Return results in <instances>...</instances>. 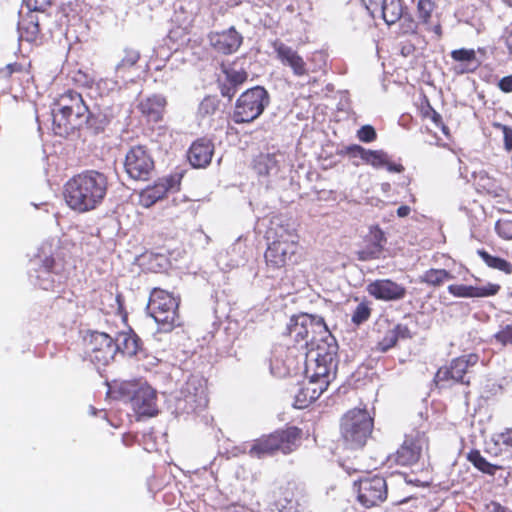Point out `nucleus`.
<instances>
[{
	"mask_svg": "<svg viewBox=\"0 0 512 512\" xmlns=\"http://www.w3.org/2000/svg\"><path fill=\"white\" fill-rule=\"evenodd\" d=\"M505 4L512 7V0H504Z\"/></svg>",
	"mask_w": 512,
	"mask_h": 512,
	"instance_id": "obj_61",
	"label": "nucleus"
},
{
	"mask_svg": "<svg viewBox=\"0 0 512 512\" xmlns=\"http://www.w3.org/2000/svg\"><path fill=\"white\" fill-rule=\"evenodd\" d=\"M116 353L121 352L128 356H133L139 349V338L131 332H120L114 339Z\"/></svg>",
	"mask_w": 512,
	"mask_h": 512,
	"instance_id": "obj_31",
	"label": "nucleus"
},
{
	"mask_svg": "<svg viewBox=\"0 0 512 512\" xmlns=\"http://www.w3.org/2000/svg\"><path fill=\"white\" fill-rule=\"evenodd\" d=\"M497 342L502 345H512V325L507 324L502 326L501 329L494 335Z\"/></svg>",
	"mask_w": 512,
	"mask_h": 512,
	"instance_id": "obj_43",
	"label": "nucleus"
},
{
	"mask_svg": "<svg viewBox=\"0 0 512 512\" xmlns=\"http://www.w3.org/2000/svg\"><path fill=\"white\" fill-rule=\"evenodd\" d=\"M208 37L211 46L222 54H232L242 44V36L234 27L222 32H211Z\"/></svg>",
	"mask_w": 512,
	"mask_h": 512,
	"instance_id": "obj_16",
	"label": "nucleus"
},
{
	"mask_svg": "<svg viewBox=\"0 0 512 512\" xmlns=\"http://www.w3.org/2000/svg\"><path fill=\"white\" fill-rule=\"evenodd\" d=\"M301 431L296 427H290L283 431L275 432L268 437L258 439L249 450L252 457L263 458L272 455L275 451L288 454L296 449Z\"/></svg>",
	"mask_w": 512,
	"mask_h": 512,
	"instance_id": "obj_6",
	"label": "nucleus"
},
{
	"mask_svg": "<svg viewBox=\"0 0 512 512\" xmlns=\"http://www.w3.org/2000/svg\"><path fill=\"white\" fill-rule=\"evenodd\" d=\"M448 291L455 297L472 298V285L452 284L448 286Z\"/></svg>",
	"mask_w": 512,
	"mask_h": 512,
	"instance_id": "obj_40",
	"label": "nucleus"
},
{
	"mask_svg": "<svg viewBox=\"0 0 512 512\" xmlns=\"http://www.w3.org/2000/svg\"><path fill=\"white\" fill-rule=\"evenodd\" d=\"M217 107V101L214 98L206 97L199 105V113L202 115L213 114Z\"/></svg>",
	"mask_w": 512,
	"mask_h": 512,
	"instance_id": "obj_45",
	"label": "nucleus"
},
{
	"mask_svg": "<svg viewBox=\"0 0 512 512\" xmlns=\"http://www.w3.org/2000/svg\"><path fill=\"white\" fill-rule=\"evenodd\" d=\"M503 133H504L505 148L507 150H511L512 149V129L505 126L503 129Z\"/></svg>",
	"mask_w": 512,
	"mask_h": 512,
	"instance_id": "obj_53",
	"label": "nucleus"
},
{
	"mask_svg": "<svg viewBox=\"0 0 512 512\" xmlns=\"http://www.w3.org/2000/svg\"><path fill=\"white\" fill-rule=\"evenodd\" d=\"M467 459L482 473L490 476L495 475L496 471L501 469V466L488 462L478 450H472L468 453Z\"/></svg>",
	"mask_w": 512,
	"mask_h": 512,
	"instance_id": "obj_33",
	"label": "nucleus"
},
{
	"mask_svg": "<svg viewBox=\"0 0 512 512\" xmlns=\"http://www.w3.org/2000/svg\"><path fill=\"white\" fill-rule=\"evenodd\" d=\"M451 57L455 61L467 63V65H469V64L475 62L476 53L473 49L462 48V49H458V50H453L451 52Z\"/></svg>",
	"mask_w": 512,
	"mask_h": 512,
	"instance_id": "obj_38",
	"label": "nucleus"
},
{
	"mask_svg": "<svg viewBox=\"0 0 512 512\" xmlns=\"http://www.w3.org/2000/svg\"><path fill=\"white\" fill-rule=\"evenodd\" d=\"M90 408H91L92 414H95V409L93 407H90Z\"/></svg>",
	"mask_w": 512,
	"mask_h": 512,
	"instance_id": "obj_62",
	"label": "nucleus"
},
{
	"mask_svg": "<svg viewBox=\"0 0 512 512\" xmlns=\"http://www.w3.org/2000/svg\"><path fill=\"white\" fill-rule=\"evenodd\" d=\"M118 107L106 103L98 104L93 110L88 108L87 122L85 124L96 130H102L116 116Z\"/></svg>",
	"mask_w": 512,
	"mask_h": 512,
	"instance_id": "obj_24",
	"label": "nucleus"
},
{
	"mask_svg": "<svg viewBox=\"0 0 512 512\" xmlns=\"http://www.w3.org/2000/svg\"><path fill=\"white\" fill-rule=\"evenodd\" d=\"M337 344L333 341L325 340L322 344H317L316 348L310 349L307 354L306 373L309 380L317 381L321 384L324 380L325 390L330 382L336 377L337 370Z\"/></svg>",
	"mask_w": 512,
	"mask_h": 512,
	"instance_id": "obj_2",
	"label": "nucleus"
},
{
	"mask_svg": "<svg viewBox=\"0 0 512 512\" xmlns=\"http://www.w3.org/2000/svg\"><path fill=\"white\" fill-rule=\"evenodd\" d=\"M71 107L64 106L52 110L53 131L56 135L66 136L75 129L80 128L85 121H81L71 114Z\"/></svg>",
	"mask_w": 512,
	"mask_h": 512,
	"instance_id": "obj_17",
	"label": "nucleus"
},
{
	"mask_svg": "<svg viewBox=\"0 0 512 512\" xmlns=\"http://www.w3.org/2000/svg\"><path fill=\"white\" fill-rule=\"evenodd\" d=\"M496 444L504 445L505 450L512 455V429L497 435Z\"/></svg>",
	"mask_w": 512,
	"mask_h": 512,
	"instance_id": "obj_48",
	"label": "nucleus"
},
{
	"mask_svg": "<svg viewBox=\"0 0 512 512\" xmlns=\"http://www.w3.org/2000/svg\"><path fill=\"white\" fill-rule=\"evenodd\" d=\"M423 444L424 440L419 436H407L395 453V461L402 466L417 463L422 453Z\"/></svg>",
	"mask_w": 512,
	"mask_h": 512,
	"instance_id": "obj_18",
	"label": "nucleus"
},
{
	"mask_svg": "<svg viewBox=\"0 0 512 512\" xmlns=\"http://www.w3.org/2000/svg\"><path fill=\"white\" fill-rule=\"evenodd\" d=\"M284 160L282 153L260 154L254 160V168L260 175L274 176L280 172Z\"/></svg>",
	"mask_w": 512,
	"mask_h": 512,
	"instance_id": "obj_25",
	"label": "nucleus"
},
{
	"mask_svg": "<svg viewBox=\"0 0 512 512\" xmlns=\"http://www.w3.org/2000/svg\"><path fill=\"white\" fill-rule=\"evenodd\" d=\"M435 32L440 35L441 34V27L440 26H436L435 27Z\"/></svg>",
	"mask_w": 512,
	"mask_h": 512,
	"instance_id": "obj_60",
	"label": "nucleus"
},
{
	"mask_svg": "<svg viewBox=\"0 0 512 512\" xmlns=\"http://www.w3.org/2000/svg\"><path fill=\"white\" fill-rule=\"evenodd\" d=\"M267 239L272 241H289L298 242V235L294 223L285 216H274L270 221L267 231Z\"/></svg>",
	"mask_w": 512,
	"mask_h": 512,
	"instance_id": "obj_20",
	"label": "nucleus"
},
{
	"mask_svg": "<svg viewBox=\"0 0 512 512\" xmlns=\"http://www.w3.org/2000/svg\"><path fill=\"white\" fill-rule=\"evenodd\" d=\"M389 172L401 173L404 170V167L401 164H395L388 161L386 157V163L384 165Z\"/></svg>",
	"mask_w": 512,
	"mask_h": 512,
	"instance_id": "obj_54",
	"label": "nucleus"
},
{
	"mask_svg": "<svg viewBox=\"0 0 512 512\" xmlns=\"http://www.w3.org/2000/svg\"><path fill=\"white\" fill-rule=\"evenodd\" d=\"M477 254L488 267L503 271L506 274L512 273V264L510 262L500 257L492 256L483 249L477 250Z\"/></svg>",
	"mask_w": 512,
	"mask_h": 512,
	"instance_id": "obj_34",
	"label": "nucleus"
},
{
	"mask_svg": "<svg viewBox=\"0 0 512 512\" xmlns=\"http://www.w3.org/2000/svg\"><path fill=\"white\" fill-rule=\"evenodd\" d=\"M453 278L454 276L445 269H429L421 276V282L432 286H440L446 280Z\"/></svg>",
	"mask_w": 512,
	"mask_h": 512,
	"instance_id": "obj_35",
	"label": "nucleus"
},
{
	"mask_svg": "<svg viewBox=\"0 0 512 512\" xmlns=\"http://www.w3.org/2000/svg\"><path fill=\"white\" fill-rule=\"evenodd\" d=\"M370 316V308L361 303L359 304L355 311L353 312V315H352V321L355 323V324H361L363 323L364 321H366Z\"/></svg>",
	"mask_w": 512,
	"mask_h": 512,
	"instance_id": "obj_44",
	"label": "nucleus"
},
{
	"mask_svg": "<svg viewBox=\"0 0 512 512\" xmlns=\"http://www.w3.org/2000/svg\"><path fill=\"white\" fill-rule=\"evenodd\" d=\"M225 73L226 80L237 87L243 84L247 79V73L243 70L228 69Z\"/></svg>",
	"mask_w": 512,
	"mask_h": 512,
	"instance_id": "obj_42",
	"label": "nucleus"
},
{
	"mask_svg": "<svg viewBox=\"0 0 512 512\" xmlns=\"http://www.w3.org/2000/svg\"><path fill=\"white\" fill-rule=\"evenodd\" d=\"M107 188V177L98 171L89 170L74 176L66 183L64 196L71 209L87 212L103 202Z\"/></svg>",
	"mask_w": 512,
	"mask_h": 512,
	"instance_id": "obj_1",
	"label": "nucleus"
},
{
	"mask_svg": "<svg viewBox=\"0 0 512 512\" xmlns=\"http://www.w3.org/2000/svg\"><path fill=\"white\" fill-rule=\"evenodd\" d=\"M490 512H509V510L499 503L492 502L489 506Z\"/></svg>",
	"mask_w": 512,
	"mask_h": 512,
	"instance_id": "obj_57",
	"label": "nucleus"
},
{
	"mask_svg": "<svg viewBox=\"0 0 512 512\" xmlns=\"http://www.w3.org/2000/svg\"><path fill=\"white\" fill-rule=\"evenodd\" d=\"M18 32L20 40L34 42L40 35L39 18L36 11L28 10L25 16H22L18 22Z\"/></svg>",
	"mask_w": 512,
	"mask_h": 512,
	"instance_id": "obj_27",
	"label": "nucleus"
},
{
	"mask_svg": "<svg viewBox=\"0 0 512 512\" xmlns=\"http://www.w3.org/2000/svg\"><path fill=\"white\" fill-rule=\"evenodd\" d=\"M357 136L360 141L369 143L376 139V131L372 126L364 125L358 130Z\"/></svg>",
	"mask_w": 512,
	"mask_h": 512,
	"instance_id": "obj_46",
	"label": "nucleus"
},
{
	"mask_svg": "<svg viewBox=\"0 0 512 512\" xmlns=\"http://www.w3.org/2000/svg\"><path fill=\"white\" fill-rule=\"evenodd\" d=\"M27 9L30 11H44L48 6H50V0H23Z\"/></svg>",
	"mask_w": 512,
	"mask_h": 512,
	"instance_id": "obj_49",
	"label": "nucleus"
},
{
	"mask_svg": "<svg viewBox=\"0 0 512 512\" xmlns=\"http://www.w3.org/2000/svg\"><path fill=\"white\" fill-rule=\"evenodd\" d=\"M325 383V380L321 384H317V381L314 382L309 379L304 381L295 393L294 407L298 409L308 407L325 391Z\"/></svg>",
	"mask_w": 512,
	"mask_h": 512,
	"instance_id": "obj_22",
	"label": "nucleus"
},
{
	"mask_svg": "<svg viewBox=\"0 0 512 512\" xmlns=\"http://www.w3.org/2000/svg\"><path fill=\"white\" fill-rule=\"evenodd\" d=\"M372 429L373 419L365 409L349 410L341 419V436L352 449L363 447Z\"/></svg>",
	"mask_w": 512,
	"mask_h": 512,
	"instance_id": "obj_5",
	"label": "nucleus"
},
{
	"mask_svg": "<svg viewBox=\"0 0 512 512\" xmlns=\"http://www.w3.org/2000/svg\"><path fill=\"white\" fill-rule=\"evenodd\" d=\"M125 171L134 180H147L154 170V161L145 147H132L126 154Z\"/></svg>",
	"mask_w": 512,
	"mask_h": 512,
	"instance_id": "obj_11",
	"label": "nucleus"
},
{
	"mask_svg": "<svg viewBox=\"0 0 512 512\" xmlns=\"http://www.w3.org/2000/svg\"><path fill=\"white\" fill-rule=\"evenodd\" d=\"M64 106L71 107V114L76 118H79L81 121L87 122L88 115V106L83 101L82 96L75 91H68L64 95L61 96L58 107L64 108Z\"/></svg>",
	"mask_w": 512,
	"mask_h": 512,
	"instance_id": "obj_28",
	"label": "nucleus"
},
{
	"mask_svg": "<svg viewBox=\"0 0 512 512\" xmlns=\"http://www.w3.org/2000/svg\"><path fill=\"white\" fill-rule=\"evenodd\" d=\"M140 59V52L133 48H124L115 65L116 77L125 79Z\"/></svg>",
	"mask_w": 512,
	"mask_h": 512,
	"instance_id": "obj_30",
	"label": "nucleus"
},
{
	"mask_svg": "<svg viewBox=\"0 0 512 512\" xmlns=\"http://www.w3.org/2000/svg\"><path fill=\"white\" fill-rule=\"evenodd\" d=\"M431 119L432 121L436 124V125H440L442 124V118H441V115L439 113H437L436 111H432V116H431Z\"/></svg>",
	"mask_w": 512,
	"mask_h": 512,
	"instance_id": "obj_59",
	"label": "nucleus"
},
{
	"mask_svg": "<svg viewBox=\"0 0 512 512\" xmlns=\"http://www.w3.org/2000/svg\"><path fill=\"white\" fill-rule=\"evenodd\" d=\"M21 69H22V66L20 64L13 63V64H8L5 67L4 71H5L6 75H11L14 72L21 71Z\"/></svg>",
	"mask_w": 512,
	"mask_h": 512,
	"instance_id": "obj_56",
	"label": "nucleus"
},
{
	"mask_svg": "<svg viewBox=\"0 0 512 512\" xmlns=\"http://www.w3.org/2000/svg\"><path fill=\"white\" fill-rule=\"evenodd\" d=\"M268 104L269 95L263 87L248 89L237 99L233 120L235 123H250L263 113Z\"/></svg>",
	"mask_w": 512,
	"mask_h": 512,
	"instance_id": "obj_7",
	"label": "nucleus"
},
{
	"mask_svg": "<svg viewBox=\"0 0 512 512\" xmlns=\"http://www.w3.org/2000/svg\"><path fill=\"white\" fill-rule=\"evenodd\" d=\"M373 244H382L385 241L384 233L380 229H375L371 232Z\"/></svg>",
	"mask_w": 512,
	"mask_h": 512,
	"instance_id": "obj_55",
	"label": "nucleus"
},
{
	"mask_svg": "<svg viewBox=\"0 0 512 512\" xmlns=\"http://www.w3.org/2000/svg\"><path fill=\"white\" fill-rule=\"evenodd\" d=\"M392 331L395 333L397 340L412 338V332L405 324H397Z\"/></svg>",
	"mask_w": 512,
	"mask_h": 512,
	"instance_id": "obj_50",
	"label": "nucleus"
},
{
	"mask_svg": "<svg viewBox=\"0 0 512 512\" xmlns=\"http://www.w3.org/2000/svg\"><path fill=\"white\" fill-rule=\"evenodd\" d=\"M278 59L286 66H289L296 76L307 74L306 63L303 58L291 47L280 41L273 43Z\"/></svg>",
	"mask_w": 512,
	"mask_h": 512,
	"instance_id": "obj_21",
	"label": "nucleus"
},
{
	"mask_svg": "<svg viewBox=\"0 0 512 512\" xmlns=\"http://www.w3.org/2000/svg\"><path fill=\"white\" fill-rule=\"evenodd\" d=\"M91 361L107 365L116 355L114 338L104 332L94 331L88 342Z\"/></svg>",
	"mask_w": 512,
	"mask_h": 512,
	"instance_id": "obj_13",
	"label": "nucleus"
},
{
	"mask_svg": "<svg viewBox=\"0 0 512 512\" xmlns=\"http://www.w3.org/2000/svg\"><path fill=\"white\" fill-rule=\"evenodd\" d=\"M213 152L214 146L211 141L198 139L188 151L189 162L195 168H204L211 162Z\"/></svg>",
	"mask_w": 512,
	"mask_h": 512,
	"instance_id": "obj_23",
	"label": "nucleus"
},
{
	"mask_svg": "<svg viewBox=\"0 0 512 512\" xmlns=\"http://www.w3.org/2000/svg\"><path fill=\"white\" fill-rule=\"evenodd\" d=\"M368 293L378 300L398 301L406 296V288L390 279H379L367 286Z\"/></svg>",
	"mask_w": 512,
	"mask_h": 512,
	"instance_id": "obj_15",
	"label": "nucleus"
},
{
	"mask_svg": "<svg viewBox=\"0 0 512 512\" xmlns=\"http://www.w3.org/2000/svg\"><path fill=\"white\" fill-rule=\"evenodd\" d=\"M179 179L175 177L162 178L156 182L152 187L144 189L140 194V201L143 206L150 207L158 200L164 198L169 190H177Z\"/></svg>",
	"mask_w": 512,
	"mask_h": 512,
	"instance_id": "obj_19",
	"label": "nucleus"
},
{
	"mask_svg": "<svg viewBox=\"0 0 512 512\" xmlns=\"http://www.w3.org/2000/svg\"><path fill=\"white\" fill-rule=\"evenodd\" d=\"M499 88L506 93L512 92V76L503 77L499 81Z\"/></svg>",
	"mask_w": 512,
	"mask_h": 512,
	"instance_id": "obj_52",
	"label": "nucleus"
},
{
	"mask_svg": "<svg viewBox=\"0 0 512 512\" xmlns=\"http://www.w3.org/2000/svg\"><path fill=\"white\" fill-rule=\"evenodd\" d=\"M298 251L299 244L293 240L272 241L265 252L266 264L273 269L294 264L298 259Z\"/></svg>",
	"mask_w": 512,
	"mask_h": 512,
	"instance_id": "obj_12",
	"label": "nucleus"
},
{
	"mask_svg": "<svg viewBox=\"0 0 512 512\" xmlns=\"http://www.w3.org/2000/svg\"><path fill=\"white\" fill-rule=\"evenodd\" d=\"M478 359L479 358L476 354H468L458 357L451 362L448 368L439 369L436 374V378L439 381L451 379L462 384H469L470 377L466 375L470 373L469 368L476 365Z\"/></svg>",
	"mask_w": 512,
	"mask_h": 512,
	"instance_id": "obj_14",
	"label": "nucleus"
},
{
	"mask_svg": "<svg viewBox=\"0 0 512 512\" xmlns=\"http://www.w3.org/2000/svg\"><path fill=\"white\" fill-rule=\"evenodd\" d=\"M178 300L169 292L155 288L149 298L147 310L162 332H170L180 325L178 315Z\"/></svg>",
	"mask_w": 512,
	"mask_h": 512,
	"instance_id": "obj_4",
	"label": "nucleus"
},
{
	"mask_svg": "<svg viewBox=\"0 0 512 512\" xmlns=\"http://www.w3.org/2000/svg\"><path fill=\"white\" fill-rule=\"evenodd\" d=\"M397 338L392 330H389L384 338L378 343V349L381 352H386L397 343Z\"/></svg>",
	"mask_w": 512,
	"mask_h": 512,
	"instance_id": "obj_47",
	"label": "nucleus"
},
{
	"mask_svg": "<svg viewBox=\"0 0 512 512\" xmlns=\"http://www.w3.org/2000/svg\"><path fill=\"white\" fill-rule=\"evenodd\" d=\"M346 154L352 158H360L375 168L384 167L387 154L383 151L365 149L360 145L346 147Z\"/></svg>",
	"mask_w": 512,
	"mask_h": 512,
	"instance_id": "obj_26",
	"label": "nucleus"
},
{
	"mask_svg": "<svg viewBox=\"0 0 512 512\" xmlns=\"http://www.w3.org/2000/svg\"><path fill=\"white\" fill-rule=\"evenodd\" d=\"M208 404L207 382L201 376H191L180 390L177 409L186 413L205 408Z\"/></svg>",
	"mask_w": 512,
	"mask_h": 512,
	"instance_id": "obj_8",
	"label": "nucleus"
},
{
	"mask_svg": "<svg viewBox=\"0 0 512 512\" xmlns=\"http://www.w3.org/2000/svg\"><path fill=\"white\" fill-rule=\"evenodd\" d=\"M383 249V244H373L367 245L364 249L358 252V259L362 261H367L371 259H376L379 257Z\"/></svg>",
	"mask_w": 512,
	"mask_h": 512,
	"instance_id": "obj_36",
	"label": "nucleus"
},
{
	"mask_svg": "<svg viewBox=\"0 0 512 512\" xmlns=\"http://www.w3.org/2000/svg\"><path fill=\"white\" fill-rule=\"evenodd\" d=\"M354 486L359 502L367 508L376 506L387 498V484L381 476L365 477L355 482Z\"/></svg>",
	"mask_w": 512,
	"mask_h": 512,
	"instance_id": "obj_10",
	"label": "nucleus"
},
{
	"mask_svg": "<svg viewBox=\"0 0 512 512\" xmlns=\"http://www.w3.org/2000/svg\"><path fill=\"white\" fill-rule=\"evenodd\" d=\"M166 100L161 95H153L141 101L139 109L149 121L158 122L163 115Z\"/></svg>",
	"mask_w": 512,
	"mask_h": 512,
	"instance_id": "obj_29",
	"label": "nucleus"
},
{
	"mask_svg": "<svg viewBox=\"0 0 512 512\" xmlns=\"http://www.w3.org/2000/svg\"><path fill=\"white\" fill-rule=\"evenodd\" d=\"M286 333L296 342L304 341L310 349L316 348L317 344H322L325 340L333 341L324 319L306 313L292 316L287 324Z\"/></svg>",
	"mask_w": 512,
	"mask_h": 512,
	"instance_id": "obj_3",
	"label": "nucleus"
},
{
	"mask_svg": "<svg viewBox=\"0 0 512 512\" xmlns=\"http://www.w3.org/2000/svg\"><path fill=\"white\" fill-rule=\"evenodd\" d=\"M130 402L138 416L152 417L158 413L156 391L147 383L128 385Z\"/></svg>",
	"mask_w": 512,
	"mask_h": 512,
	"instance_id": "obj_9",
	"label": "nucleus"
},
{
	"mask_svg": "<svg viewBox=\"0 0 512 512\" xmlns=\"http://www.w3.org/2000/svg\"><path fill=\"white\" fill-rule=\"evenodd\" d=\"M411 209L409 206L402 205L397 209V215L401 218L406 217L409 215Z\"/></svg>",
	"mask_w": 512,
	"mask_h": 512,
	"instance_id": "obj_58",
	"label": "nucleus"
},
{
	"mask_svg": "<svg viewBox=\"0 0 512 512\" xmlns=\"http://www.w3.org/2000/svg\"><path fill=\"white\" fill-rule=\"evenodd\" d=\"M417 8H418L419 17L424 22H428V20L431 17L433 8H434L433 1L432 0H419Z\"/></svg>",
	"mask_w": 512,
	"mask_h": 512,
	"instance_id": "obj_41",
	"label": "nucleus"
},
{
	"mask_svg": "<svg viewBox=\"0 0 512 512\" xmlns=\"http://www.w3.org/2000/svg\"><path fill=\"white\" fill-rule=\"evenodd\" d=\"M500 290V285L488 283L485 286H473L472 298H482L496 295Z\"/></svg>",
	"mask_w": 512,
	"mask_h": 512,
	"instance_id": "obj_37",
	"label": "nucleus"
},
{
	"mask_svg": "<svg viewBox=\"0 0 512 512\" xmlns=\"http://www.w3.org/2000/svg\"><path fill=\"white\" fill-rule=\"evenodd\" d=\"M496 232L504 239H512V220L500 219L495 225Z\"/></svg>",
	"mask_w": 512,
	"mask_h": 512,
	"instance_id": "obj_39",
	"label": "nucleus"
},
{
	"mask_svg": "<svg viewBox=\"0 0 512 512\" xmlns=\"http://www.w3.org/2000/svg\"><path fill=\"white\" fill-rule=\"evenodd\" d=\"M238 87L229 81H225L221 84V95L223 97H227L229 100L233 98V96L236 94Z\"/></svg>",
	"mask_w": 512,
	"mask_h": 512,
	"instance_id": "obj_51",
	"label": "nucleus"
},
{
	"mask_svg": "<svg viewBox=\"0 0 512 512\" xmlns=\"http://www.w3.org/2000/svg\"><path fill=\"white\" fill-rule=\"evenodd\" d=\"M382 18L387 25L395 24L403 14L402 0H383Z\"/></svg>",
	"mask_w": 512,
	"mask_h": 512,
	"instance_id": "obj_32",
	"label": "nucleus"
}]
</instances>
